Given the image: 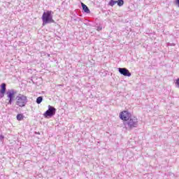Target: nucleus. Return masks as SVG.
<instances>
[{
  "mask_svg": "<svg viewBox=\"0 0 179 179\" xmlns=\"http://www.w3.org/2000/svg\"><path fill=\"white\" fill-rule=\"evenodd\" d=\"M126 129L131 131L134 128H138V118L131 116L127 122H124Z\"/></svg>",
  "mask_w": 179,
  "mask_h": 179,
  "instance_id": "f257e3e1",
  "label": "nucleus"
},
{
  "mask_svg": "<svg viewBox=\"0 0 179 179\" xmlns=\"http://www.w3.org/2000/svg\"><path fill=\"white\" fill-rule=\"evenodd\" d=\"M52 11L47 10L44 12L42 15L43 25L49 24L50 23H55V21L52 19Z\"/></svg>",
  "mask_w": 179,
  "mask_h": 179,
  "instance_id": "f03ea898",
  "label": "nucleus"
},
{
  "mask_svg": "<svg viewBox=\"0 0 179 179\" xmlns=\"http://www.w3.org/2000/svg\"><path fill=\"white\" fill-rule=\"evenodd\" d=\"M15 104L18 107H25L26 104H27V96L23 94L17 96Z\"/></svg>",
  "mask_w": 179,
  "mask_h": 179,
  "instance_id": "7ed1b4c3",
  "label": "nucleus"
},
{
  "mask_svg": "<svg viewBox=\"0 0 179 179\" xmlns=\"http://www.w3.org/2000/svg\"><path fill=\"white\" fill-rule=\"evenodd\" d=\"M55 113H57V109L49 105L48 110L45 112L43 116L45 118H51V117H54V115H55Z\"/></svg>",
  "mask_w": 179,
  "mask_h": 179,
  "instance_id": "20e7f679",
  "label": "nucleus"
},
{
  "mask_svg": "<svg viewBox=\"0 0 179 179\" xmlns=\"http://www.w3.org/2000/svg\"><path fill=\"white\" fill-rule=\"evenodd\" d=\"M131 117H132V115H131V113L127 110L122 111L120 114V120H122V121H124V122L128 121Z\"/></svg>",
  "mask_w": 179,
  "mask_h": 179,
  "instance_id": "39448f33",
  "label": "nucleus"
},
{
  "mask_svg": "<svg viewBox=\"0 0 179 179\" xmlns=\"http://www.w3.org/2000/svg\"><path fill=\"white\" fill-rule=\"evenodd\" d=\"M6 94L7 97L9 99L8 104H12L13 96L16 94V92H15V90H10L6 92Z\"/></svg>",
  "mask_w": 179,
  "mask_h": 179,
  "instance_id": "423d86ee",
  "label": "nucleus"
},
{
  "mask_svg": "<svg viewBox=\"0 0 179 179\" xmlns=\"http://www.w3.org/2000/svg\"><path fill=\"white\" fill-rule=\"evenodd\" d=\"M119 73L120 75H123V76H131V72L127 68H119L118 69Z\"/></svg>",
  "mask_w": 179,
  "mask_h": 179,
  "instance_id": "0eeeda50",
  "label": "nucleus"
},
{
  "mask_svg": "<svg viewBox=\"0 0 179 179\" xmlns=\"http://www.w3.org/2000/svg\"><path fill=\"white\" fill-rule=\"evenodd\" d=\"M5 93H6V84L2 83L0 90V99L3 98Z\"/></svg>",
  "mask_w": 179,
  "mask_h": 179,
  "instance_id": "6e6552de",
  "label": "nucleus"
},
{
  "mask_svg": "<svg viewBox=\"0 0 179 179\" xmlns=\"http://www.w3.org/2000/svg\"><path fill=\"white\" fill-rule=\"evenodd\" d=\"M81 6L83 8V10H84L85 13H90V10L89 9V7L86 6V4L81 3Z\"/></svg>",
  "mask_w": 179,
  "mask_h": 179,
  "instance_id": "1a4fd4ad",
  "label": "nucleus"
},
{
  "mask_svg": "<svg viewBox=\"0 0 179 179\" xmlns=\"http://www.w3.org/2000/svg\"><path fill=\"white\" fill-rule=\"evenodd\" d=\"M24 118V116L22 114H17V121H22Z\"/></svg>",
  "mask_w": 179,
  "mask_h": 179,
  "instance_id": "9d476101",
  "label": "nucleus"
},
{
  "mask_svg": "<svg viewBox=\"0 0 179 179\" xmlns=\"http://www.w3.org/2000/svg\"><path fill=\"white\" fill-rule=\"evenodd\" d=\"M43 101V96H38L37 99H36V103L37 104H41Z\"/></svg>",
  "mask_w": 179,
  "mask_h": 179,
  "instance_id": "9b49d317",
  "label": "nucleus"
},
{
  "mask_svg": "<svg viewBox=\"0 0 179 179\" xmlns=\"http://www.w3.org/2000/svg\"><path fill=\"white\" fill-rule=\"evenodd\" d=\"M115 3H117V1L115 0H110L108 3V5L110 6H114V5H115Z\"/></svg>",
  "mask_w": 179,
  "mask_h": 179,
  "instance_id": "f8f14e48",
  "label": "nucleus"
},
{
  "mask_svg": "<svg viewBox=\"0 0 179 179\" xmlns=\"http://www.w3.org/2000/svg\"><path fill=\"white\" fill-rule=\"evenodd\" d=\"M118 6H122L124 5V0L116 1Z\"/></svg>",
  "mask_w": 179,
  "mask_h": 179,
  "instance_id": "ddd939ff",
  "label": "nucleus"
},
{
  "mask_svg": "<svg viewBox=\"0 0 179 179\" xmlns=\"http://www.w3.org/2000/svg\"><path fill=\"white\" fill-rule=\"evenodd\" d=\"M176 85H177V86H178V89H179V78L176 80Z\"/></svg>",
  "mask_w": 179,
  "mask_h": 179,
  "instance_id": "4468645a",
  "label": "nucleus"
},
{
  "mask_svg": "<svg viewBox=\"0 0 179 179\" xmlns=\"http://www.w3.org/2000/svg\"><path fill=\"white\" fill-rule=\"evenodd\" d=\"M102 29H103V28H102L101 27H98L97 29H96V30H97L98 31H100Z\"/></svg>",
  "mask_w": 179,
  "mask_h": 179,
  "instance_id": "2eb2a0df",
  "label": "nucleus"
},
{
  "mask_svg": "<svg viewBox=\"0 0 179 179\" xmlns=\"http://www.w3.org/2000/svg\"><path fill=\"white\" fill-rule=\"evenodd\" d=\"M3 138H4L3 136H2V135L0 136V139H3Z\"/></svg>",
  "mask_w": 179,
  "mask_h": 179,
  "instance_id": "dca6fc26",
  "label": "nucleus"
},
{
  "mask_svg": "<svg viewBox=\"0 0 179 179\" xmlns=\"http://www.w3.org/2000/svg\"><path fill=\"white\" fill-rule=\"evenodd\" d=\"M74 20H78V19H74Z\"/></svg>",
  "mask_w": 179,
  "mask_h": 179,
  "instance_id": "f3484780",
  "label": "nucleus"
}]
</instances>
